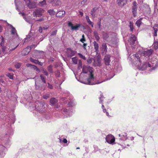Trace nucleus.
<instances>
[{"label": "nucleus", "instance_id": "1", "mask_svg": "<svg viewBox=\"0 0 158 158\" xmlns=\"http://www.w3.org/2000/svg\"><path fill=\"white\" fill-rule=\"evenodd\" d=\"M140 54H136L135 55V60L137 61V63H136L135 64L136 66H137L139 67V69H140L142 70H145L148 67H152V69L154 70L155 69V67H154V64L152 63L151 64V62L150 63L148 62H145L143 63V64L142 66H141V64H140L142 62V60L140 59V57L139 56H140Z\"/></svg>", "mask_w": 158, "mask_h": 158}, {"label": "nucleus", "instance_id": "2", "mask_svg": "<svg viewBox=\"0 0 158 158\" xmlns=\"http://www.w3.org/2000/svg\"><path fill=\"white\" fill-rule=\"evenodd\" d=\"M129 27L130 28V30H129V34H131L130 37V45H131L132 49L133 50L135 49V44H136L135 42L136 40V37L134 34L136 33V31L134 29L133 24V23L130 22L129 23Z\"/></svg>", "mask_w": 158, "mask_h": 158}, {"label": "nucleus", "instance_id": "3", "mask_svg": "<svg viewBox=\"0 0 158 158\" xmlns=\"http://www.w3.org/2000/svg\"><path fill=\"white\" fill-rule=\"evenodd\" d=\"M44 12V10L41 8H38L35 10L33 13L34 17H40L42 16V13Z\"/></svg>", "mask_w": 158, "mask_h": 158}, {"label": "nucleus", "instance_id": "4", "mask_svg": "<svg viewBox=\"0 0 158 158\" xmlns=\"http://www.w3.org/2000/svg\"><path fill=\"white\" fill-rule=\"evenodd\" d=\"M106 139V141L109 143H112L115 141V138L112 135H107Z\"/></svg>", "mask_w": 158, "mask_h": 158}, {"label": "nucleus", "instance_id": "5", "mask_svg": "<svg viewBox=\"0 0 158 158\" xmlns=\"http://www.w3.org/2000/svg\"><path fill=\"white\" fill-rule=\"evenodd\" d=\"M68 26L71 27V30L72 31L77 30L80 27L81 25L80 24H76L75 26H73V24L71 22H69L68 23Z\"/></svg>", "mask_w": 158, "mask_h": 158}, {"label": "nucleus", "instance_id": "6", "mask_svg": "<svg viewBox=\"0 0 158 158\" xmlns=\"http://www.w3.org/2000/svg\"><path fill=\"white\" fill-rule=\"evenodd\" d=\"M137 5L138 4L135 1L133 2L132 5V8L133 14L134 17H135L137 15Z\"/></svg>", "mask_w": 158, "mask_h": 158}, {"label": "nucleus", "instance_id": "7", "mask_svg": "<svg viewBox=\"0 0 158 158\" xmlns=\"http://www.w3.org/2000/svg\"><path fill=\"white\" fill-rule=\"evenodd\" d=\"M76 53L75 51L72 50L70 48H67L66 51V53L67 56L68 57H71L74 56Z\"/></svg>", "mask_w": 158, "mask_h": 158}, {"label": "nucleus", "instance_id": "8", "mask_svg": "<svg viewBox=\"0 0 158 158\" xmlns=\"http://www.w3.org/2000/svg\"><path fill=\"white\" fill-rule=\"evenodd\" d=\"M90 69H91V70H89V73H90V76L87 79V81H88V84H91V79H94V71L93 70L92 68H90Z\"/></svg>", "mask_w": 158, "mask_h": 158}, {"label": "nucleus", "instance_id": "9", "mask_svg": "<svg viewBox=\"0 0 158 158\" xmlns=\"http://www.w3.org/2000/svg\"><path fill=\"white\" fill-rule=\"evenodd\" d=\"M111 56L110 55H106L104 58V62L106 65L110 64V60Z\"/></svg>", "mask_w": 158, "mask_h": 158}, {"label": "nucleus", "instance_id": "10", "mask_svg": "<svg viewBox=\"0 0 158 158\" xmlns=\"http://www.w3.org/2000/svg\"><path fill=\"white\" fill-rule=\"evenodd\" d=\"M153 52V50L152 49H150L149 50H147L146 51H145L143 52V55L145 57L146 56H149Z\"/></svg>", "mask_w": 158, "mask_h": 158}, {"label": "nucleus", "instance_id": "11", "mask_svg": "<svg viewBox=\"0 0 158 158\" xmlns=\"http://www.w3.org/2000/svg\"><path fill=\"white\" fill-rule=\"evenodd\" d=\"M117 2L119 6H122L127 3V0H117Z\"/></svg>", "mask_w": 158, "mask_h": 158}, {"label": "nucleus", "instance_id": "12", "mask_svg": "<svg viewBox=\"0 0 158 158\" xmlns=\"http://www.w3.org/2000/svg\"><path fill=\"white\" fill-rule=\"evenodd\" d=\"M93 44L94 47V48L95 50V52L97 54H98L99 52V46L98 44L95 41L93 42Z\"/></svg>", "mask_w": 158, "mask_h": 158}, {"label": "nucleus", "instance_id": "13", "mask_svg": "<svg viewBox=\"0 0 158 158\" xmlns=\"http://www.w3.org/2000/svg\"><path fill=\"white\" fill-rule=\"evenodd\" d=\"M30 51V49L29 48L27 47L24 49L22 52V54L23 55L25 56L28 54Z\"/></svg>", "mask_w": 158, "mask_h": 158}, {"label": "nucleus", "instance_id": "14", "mask_svg": "<svg viewBox=\"0 0 158 158\" xmlns=\"http://www.w3.org/2000/svg\"><path fill=\"white\" fill-rule=\"evenodd\" d=\"M65 11H60L56 14V16L57 17L61 18L63 16L65 15Z\"/></svg>", "mask_w": 158, "mask_h": 158}, {"label": "nucleus", "instance_id": "15", "mask_svg": "<svg viewBox=\"0 0 158 158\" xmlns=\"http://www.w3.org/2000/svg\"><path fill=\"white\" fill-rule=\"evenodd\" d=\"M153 29L154 30V33L153 35L154 36H157V31H158V25L157 24H155L153 27Z\"/></svg>", "mask_w": 158, "mask_h": 158}, {"label": "nucleus", "instance_id": "16", "mask_svg": "<svg viewBox=\"0 0 158 158\" xmlns=\"http://www.w3.org/2000/svg\"><path fill=\"white\" fill-rule=\"evenodd\" d=\"M90 68L91 67H88L85 66H83L82 69V72L85 73H87L88 70L89 71V70L91 69Z\"/></svg>", "mask_w": 158, "mask_h": 158}, {"label": "nucleus", "instance_id": "17", "mask_svg": "<svg viewBox=\"0 0 158 158\" xmlns=\"http://www.w3.org/2000/svg\"><path fill=\"white\" fill-rule=\"evenodd\" d=\"M102 48L103 53H106L107 52V47L106 44L103 43L102 44Z\"/></svg>", "mask_w": 158, "mask_h": 158}, {"label": "nucleus", "instance_id": "18", "mask_svg": "<svg viewBox=\"0 0 158 158\" xmlns=\"http://www.w3.org/2000/svg\"><path fill=\"white\" fill-rule=\"evenodd\" d=\"M58 101L55 98H52L50 99V102L51 105H53L56 104Z\"/></svg>", "mask_w": 158, "mask_h": 158}, {"label": "nucleus", "instance_id": "19", "mask_svg": "<svg viewBox=\"0 0 158 158\" xmlns=\"http://www.w3.org/2000/svg\"><path fill=\"white\" fill-rule=\"evenodd\" d=\"M30 60L33 63L36 64H38L41 65H42L41 63L38 60H35L32 58H30Z\"/></svg>", "mask_w": 158, "mask_h": 158}, {"label": "nucleus", "instance_id": "20", "mask_svg": "<svg viewBox=\"0 0 158 158\" xmlns=\"http://www.w3.org/2000/svg\"><path fill=\"white\" fill-rule=\"evenodd\" d=\"M86 20L87 21V22L88 23L89 25H90L92 27H94V23L93 22L90 21L89 19V17L88 16H87L85 17Z\"/></svg>", "mask_w": 158, "mask_h": 158}, {"label": "nucleus", "instance_id": "21", "mask_svg": "<svg viewBox=\"0 0 158 158\" xmlns=\"http://www.w3.org/2000/svg\"><path fill=\"white\" fill-rule=\"evenodd\" d=\"M97 8L96 7L93 8L91 11V14L93 18H94L95 16V12L96 11Z\"/></svg>", "mask_w": 158, "mask_h": 158}, {"label": "nucleus", "instance_id": "22", "mask_svg": "<svg viewBox=\"0 0 158 158\" xmlns=\"http://www.w3.org/2000/svg\"><path fill=\"white\" fill-rule=\"evenodd\" d=\"M4 44V38L1 35L0 36V46H2Z\"/></svg>", "mask_w": 158, "mask_h": 158}, {"label": "nucleus", "instance_id": "23", "mask_svg": "<svg viewBox=\"0 0 158 158\" xmlns=\"http://www.w3.org/2000/svg\"><path fill=\"white\" fill-rule=\"evenodd\" d=\"M40 79L42 80L43 82L46 83V77H44L43 75H40Z\"/></svg>", "mask_w": 158, "mask_h": 158}, {"label": "nucleus", "instance_id": "24", "mask_svg": "<svg viewBox=\"0 0 158 158\" xmlns=\"http://www.w3.org/2000/svg\"><path fill=\"white\" fill-rule=\"evenodd\" d=\"M31 68L34 70H35L38 73L40 72V70L39 69L37 68V67L34 65H32V66L31 67Z\"/></svg>", "mask_w": 158, "mask_h": 158}, {"label": "nucleus", "instance_id": "25", "mask_svg": "<svg viewBox=\"0 0 158 158\" xmlns=\"http://www.w3.org/2000/svg\"><path fill=\"white\" fill-rule=\"evenodd\" d=\"M52 65H50L48 68V70L50 73H53V69H52Z\"/></svg>", "mask_w": 158, "mask_h": 158}, {"label": "nucleus", "instance_id": "26", "mask_svg": "<svg viewBox=\"0 0 158 158\" xmlns=\"http://www.w3.org/2000/svg\"><path fill=\"white\" fill-rule=\"evenodd\" d=\"M94 36L96 40L98 41H99L100 39V37L98 35V33L97 32H94Z\"/></svg>", "mask_w": 158, "mask_h": 158}, {"label": "nucleus", "instance_id": "27", "mask_svg": "<svg viewBox=\"0 0 158 158\" xmlns=\"http://www.w3.org/2000/svg\"><path fill=\"white\" fill-rule=\"evenodd\" d=\"M141 19H140L136 21V24L138 27H139L141 24Z\"/></svg>", "mask_w": 158, "mask_h": 158}, {"label": "nucleus", "instance_id": "28", "mask_svg": "<svg viewBox=\"0 0 158 158\" xmlns=\"http://www.w3.org/2000/svg\"><path fill=\"white\" fill-rule=\"evenodd\" d=\"M26 2V4L28 6L29 8H31V2L30 0H24Z\"/></svg>", "mask_w": 158, "mask_h": 158}, {"label": "nucleus", "instance_id": "29", "mask_svg": "<svg viewBox=\"0 0 158 158\" xmlns=\"http://www.w3.org/2000/svg\"><path fill=\"white\" fill-rule=\"evenodd\" d=\"M105 98L104 97L103 94H101L100 95V97L99 98L100 101L99 102L100 103H102L103 102V100L104 98Z\"/></svg>", "mask_w": 158, "mask_h": 158}, {"label": "nucleus", "instance_id": "30", "mask_svg": "<svg viewBox=\"0 0 158 158\" xmlns=\"http://www.w3.org/2000/svg\"><path fill=\"white\" fill-rule=\"evenodd\" d=\"M48 12L49 13V15H54L55 14V12L53 10H48Z\"/></svg>", "mask_w": 158, "mask_h": 158}, {"label": "nucleus", "instance_id": "31", "mask_svg": "<svg viewBox=\"0 0 158 158\" xmlns=\"http://www.w3.org/2000/svg\"><path fill=\"white\" fill-rule=\"evenodd\" d=\"M73 62L75 64L77 63V59L76 57H73L72 59Z\"/></svg>", "mask_w": 158, "mask_h": 158}, {"label": "nucleus", "instance_id": "32", "mask_svg": "<svg viewBox=\"0 0 158 158\" xmlns=\"http://www.w3.org/2000/svg\"><path fill=\"white\" fill-rule=\"evenodd\" d=\"M16 31L15 27H12L11 30V33L13 35H15Z\"/></svg>", "mask_w": 158, "mask_h": 158}, {"label": "nucleus", "instance_id": "33", "mask_svg": "<svg viewBox=\"0 0 158 158\" xmlns=\"http://www.w3.org/2000/svg\"><path fill=\"white\" fill-rule=\"evenodd\" d=\"M86 41L85 39V36L83 34L82 36V38L80 40V41L82 43H84V42Z\"/></svg>", "mask_w": 158, "mask_h": 158}, {"label": "nucleus", "instance_id": "34", "mask_svg": "<svg viewBox=\"0 0 158 158\" xmlns=\"http://www.w3.org/2000/svg\"><path fill=\"white\" fill-rule=\"evenodd\" d=\"M102 35H103V39H104L106 40L108 37V35L107 34V33H106V32H103Z\"/></svg>", "mask_w": 158, "mask_h": 158}, {"label": "nucleus", "instance_id": "35", "mask_svg": "<svg viewBox=\"0 0 158 158\" xmlns=\"http://www.w3.org/2000/svg\"><path fill=\"white\" fill-rule=\"evenodd\" d=\"M153 45L154 48L156 49H157L158 48V42H154L153 44Z\"/></svg>", "mask_w": 158, "mask_h": 158}, {"label": "nucleus", "instance_id": "36", "mask_svg": "<svg viewBox=\"0 0 158 158\" xmlns=\"http://www.w3.org/2000/svg\"><path fill=\"white\" fill-rule=\"evenodd\" d=\"M78 55L79 56V57H81V58L85 60L86 59V58L85 57V56L82 55V54L79 53L78 54Z\"/></svg>", "mask_w": 158, "mask_h": 158}, {"label": "nucleus", "instance_id": "37", "mask_svg": "<svg viewBox=\"0 0 158 158\" xmlns=\"http://www.w3.org/2000/svg\"><path fill=\"white\" fill-rule=\"evenodd\" d=\"M103 111L104 113L106 112V115L108 117H111L109 114V113L106 111V110L105 108L103 109Z\"/></svg>", "mask_w": 158, "mask_h": 158}, {"label": "nucleus", "instance_id": "38", "mask_svg": "<svg viewBox=\"0 0 158 158\" xmlns=\"http://www.w3.org/2000/svg\"><path fill=\"white\" fill-rule=\"evenodd\" d=\"M15 68L17 69H19L21 66V64L19 63H17L15 64Z\"/></svg>", "mask_w": 158, "mask_h": 158}, {"label": "nucleus", "instance_id": "39", "mask_svg": "<svg viewBox=\"0 0 158 158\" xmlns=\"http://www.w3.org/2000/svg\"><path fill=\"white\" fill-rule=\"evenodd\" d=\"M61 4V2L59 0L57 1L56 3H55V5L56 6H59Z\"/></svg>", "mask_w": 158, "mask_h": 158}, {"label": "nucleus", "instance_id": "40", "mask_svg": "<svg viewBox=\"0 0 158 158\" xmlns=\"http://www.w3.org/2000/svg\"><path fill=\"white\" fill-rule=\"evenodd\" d=\"M49 98V94H45L43 96V98L45 99H47Z\"/></svg>", "mask_w": 158, "mask_h": 158}, {"label": "nucleus", "instance_id": "41", "mask_svg": "<svg viewBox=\"0 0 158 158\" xmlns=\"http://www.w3.org/2000/svg\"><path fill=\"white\" fill-rule=\"evenodd\" d=\"M57 30H56L55 31H53L51 33V35L52 36L56 35L57 33Z\"/></svg>", "mask_w": 158, "mask_h": 158}, {"label": "nucleus", "instance_id": "42", "mask_svg": "<svg viewBox=\"0 0 158 158\" xmlns=\"http://www.w3.org/2000/svg\"><path fill=\"white\" fill-rule=\"evenodd\" d=\"M42 73H43L45 75L48 76V72L46 70H43Z\"/></svg>", "mask_w": 158, "mask_h": 158}, {"label": "nucleus", "instance_id": "43", "mask_svg": "<svg viewBox=\"0 0 158 158\" xmlns=\"http://www.w3.org/2000/svg\"><path fill=\"white\" fill-rule=\"evenodd\" d=\"M62 111L65 114H66L67 112V110L65 108H63Z\"/></svg>", "mask_w": 158, "mask_h": 158}, {"label": "nucleus", "instance_id": "44", "mask_svg": "<svg viewBox=\"0 0 158 158\" xmlns=\"http://www.w3.org/2000/svg\"><path fill=\"white\" fill-rule=\"evenodd\" d=\"M101 19H99V21L98 23V25L99 26V28H101Z\"/></svg>", "mask_w": 158, "mask_h": 158}, {"label": "nucleus", "instance_id": "45", "mask_svg": "<svg viewBox=\"0 0 158 158\" xmlns=\"http://www.w3.org/2000/svg\"><path fill=\"white\" fill-rule=\"evenodd\" d=\"M87 0H83L81 2V4L84 5L87 2Z\"/></svg>", "mask_w": 158, "mask_h": 158}, {"label": "nucleus", "instance_id": "46", "mask_svg": "<svg viewBox=\"0 0 158 158\" xmlns=\"http://www.w3.org/2000/svg\"><path fill=\"white\" fill-rule=\"evenodd\" d=\"M40 3L41 5H45L46 4V2L45 0H44L43 1L40 2Z\"/></svg>", "mask_w": 158, "mask_h": 158}, {"label": "nucleus", "instance_id": "47", "mask_svg": "<svg viewBox=\"0 0 158 158\" xmlns=\"http://www.w3.org/2000/svg\"><path fill=\"white\" fill-rule=\"evenodd\" d=\"M48 87L50 89H52L53 88V86L52 85L50 84L49 83H48Z\"/></svg>", "mask_w": 158, "mask_h": 158}, {"label": "nucleus", "instance_id": "48", "mask_svg": "<svg viewBox=\"0 0 158 158\" xmlns=\"http://www.w3.org/2000/svg\"><path fill=\"white\" fill-rule=\"evenodd\" d=\"M39 31L41 33L42 31V28L41 27H40L39 28Z\"/></svg>", "mask_w": 158, "mask_h": 158}, {"label": "nucleus", "instance_id": "49", "mask_svg": "<svg viewBox=\"0 0 158 158\" xmlns=\"http://www.w3.org/2000/svg\"><path fill=\"white\" fill-rule=\"evenodd\" d=\"M62 141L64 143H67V140L66 139L64 138Z\"/></svg>", "mask_w": 158, "mask_h": 158}, {"label": "nucleus", "instance_id": "50", "mask_svg": "<svg viewBox=\"0 0 158 158\" xmlns=\"http://www.w3.org/2000/svg\"><path fill=\"white\" fill-rule=\"evenodd\" d=\"M87 45V44L86 43H84L83 44V47L84 48V49H86V46Z\"/></svg>", "mask_w": 158, "mask_h": 158}, {"label": "nucleus", "instance_id": "51", "mask_svg": "<svg viewBox=\"0 0 158 158\" xmlns=\"http://www.w3.org/2000/svg\"><path fill=\"white\" fill-rule=\"evenodd\" d=\"M32 64H26V66L27 67H31H31L32 66Z\"/></svg>", "mask_w": 158, "mask_h": 158}, {"label": "nucleus", "instance_id": "52", "mask_svg": "<svg viewBox=\"0 0 158 158\" xmlns=\"http://www.w3.org/2000/svg\"><path fill=\"white\" fill-rule=\"evenodd\" d=\"M8 77L11 79H13V75H11V74H10V76H8Z\"/></svg>", "mask_w": 158, "mask_h": 158}, {"label": "nucleus", "instance_id": "53", "mask_svg": "<svg viewBox=\"0 0 158 158\" xmlns=\"http://www.w3.org/2000/svg\"><path fill=\"white\" fill-rule=\"evenodd\" d=\"M80 13V15H81V16H82L83 15V12H81V11H80L79 12Z\"/></svg>", "mask_w": 158, "mask_h": 158}, {"label": "nucleus", "instance_id": "54", "mask_svg": "<svg viewBox=\"0 0 158 158\" xmlns=\"http://www.w3.org/2000/svg\"><path fill=\"white\" fill-rule=\"evenodd\" d=\"M92 62L91 60L90 59H89L87 60V62L88 63H91Z\"/></svg>", "mask_w": 158, "mask_h": 158}, {"label": "nucleus", "instance_id": "55", "mask_svg": "<svg viewBox=\"0 0 158 158\" xmlns=\"http://www.w3.org/2000/svg\"><path fill=\"white\" fill-rule=\"evenodd\" d=\"M79 64L80 65H82L81 62L80 60L79 61Z\"/></svg>", "mask_w": 158, "mask_h": 158}, {"label": "nucleus", "instance_id": "56", "mask_svg": "<svg viewBox=\"0 0 158 158\" xmlns=\"http://www.w3.org/2000/svg\"><path fill=\"white\" fill-rule=\"evenodd\" d=\"M54 0H48V2L50 3H51L52 2L54 1Z\"/></svg>", "mask_w": 158, "mask_h": 158}, {"label": "nucleus", "instance_id": "57", "mask_svg": "<svg viewBox=\"0 0 158 158\" xmlns=\"http://www.w3.org/2000/svg\"><path fill=\"white\" fill-rule=\"evenodd\" d=\"M2 28L1 26H0V32L2 31Z\"/></svg>", "mask_w": 158, "mask_h": 158}, {"label": "nucleus", "instance_id": "58", "mask_svg": "<svg viewBox=\"0 0 158 158\" xmlns=\"http://www.w3.org/2000/svg\"><path fill=\"white\" fill-rule=\"evenodd\" d=\"M102 109L103 110V109L105 108V106H104V105H102Z\"/></svg>", "mask_w": 158, "mask_h": 158}, {"label": "nucleus", "instance_id": "59", "mask_svg": "<svg viewBox=\"0 0 158 158\" xmlns=\"http://www.w3.org/2000/svg\"><path fill=\"white\" fill-rule=\"evenodd\" d=\"M134 139V138L132 137H131V139L132 140H133Z\"/></svg>", "mask_w": 158, "mask_h": 158}, {"label": "nucleus", "instance_id": "60", "mask_svg": "<svg viewBox=\"0 0 158 158\" xmlns=\"http://www.w3.org/2000/svg\"><path fill=\"white\" fill-rule=\"evenodd\" d=\"M109 0H103V1H106V2H107V1H108Z\"/></svg>", "mask_w": 158, "mask_h": 158}, {"label": "nucleus", "instance_id": "61", "mask_svg": "<svg viewBox=\"0 0 158 158\" xmlns=\"http://www.w3.org/2000/svg\"><path fill=\"white\" fill-rule=\"evenodd\" d=\"M2 92V90L1 89V88L0 87V93H1Z\"/></svg>", "mask_w": 158, "mask_h": 158}, {"label": "nucleus", "instance_id": "62", "mask_svg": "<svg viewBox=\"0 0 158 158\" xmlns=\"http://www.w3.org/2000/svg\"><path fill=\"white\" fill-rule=\"evenodd\" d=\"M55 108H58V107L57 106H56L55 107Z\"/></svg>", "mask_w": 158, "mask_h": 158}, {"label": "nucleus", "instance_id": "63", "mask_svg": "<svg viewBox=\"0 0 158 158\" xmlns=\"http://www.w3.org/2000/svg\"><path fill=\"white\" fill-rule=\"evenodd\" d=\"M35 86H37V85H36V82H35Z\"/></svg>", "mask_w": 158, "mask_h": 158}, {"label": "nucleus", "instance_id": "64", "mask_svg": "<svg viewBox=\"0 0 158 158\" xmlns=\"http://www.w3.org/2000/svg\"><path fill=\"white\" fill-rule=\"evenodd\" d=\"M1 51L0 50V55L1 54Z\"/></svg>", "mask_w": 158, "mask_h": 158}]
</instances>
